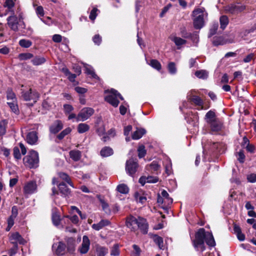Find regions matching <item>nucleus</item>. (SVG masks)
Segmentation results:
<instances>
[{
  "label": "nucleus",
  "instance_id": "f257e3e1",
  "mask_svg": "<svg viewBox=\"0 0 256 256\" xmlns=\"http://www.w3.org/2000/svg\"><path fill=\"white\" fill-rule=\"evenodd\" d=\"M204 242L211 247L216 246L214 238L211 232H206L204 228H200L195 234V238L192 240V244L196 250L204 252L206 250Z\"/></svg>",
  "mask_w": 256,
  "mask_h": 256
},
{
  "label": "nucleus",
  "instance_id": "f03ea898",
  "mask_svg": "<svg viewBox=\"0 0 256 256\" xmlns=\"http://www.w3.org/2000/svg\"><path fill=\"white\" fill-rule=\"evenodd\" d=\"M126 225L134 232H135L138 228H139L143 234H146L148 232V225L146 220L142 217L136 218L130 215L126 218Z\"/></svg>",
  "mask_w": 256,
  "mask_h": 256
},
{
  "label": "nucleus",
  "instance_id": "7ed1b4c3",
  "mask_svg": "<svg viewBox=\"0 0 256 256\" xmlns=\"http://www.w3.org/2000/svg\"><path fill=\"white\" fill-rule=\"evenodd\" d=\"M205 120L212 132H218L223 128V123L216 118L214 112L210 110L206 114Z\"/></svg>",
  "mask_w": 256,
  "mask_h": 256
},
{
  "label": "nucleus",
  "instance_id": "20e7f679",
  "mask_svg": "<svg viewBox=\"0 0 256 256\" xmlns=\"http://www.w3.org/2000/svg\"><path fill=\"white\" fill-rule=\"evenodd\" d=\"M204 8H198L192 12L194 26L196 29H200L204 25Z\"/></svg>",
  "mask_w": 256,
  "mask_h": 256
},
{
  "label": "nucleus",
  "instance_id": "39448f33",
  "mask_svg": "<svg viewBox=\"0 0 256 256\" xmlns=\"http://www.w3.org/2000/svg\"><path fill=\"white\" fill-rule=\"evenodd\" d=\"M23 162L24 165L30 168H37L39 162L38 153L34 150H31L28 156L24 157Z\"/></svg>",
  "mask_w": 256,
  "mask_h": 256
},
{
  "label": "nucleus",
  "instance_id": "423d86ee",
  "mask_svg": "<svg viewBox=\"0 0 256 256\" xmlns=\"http://www.w3.org/2000/svg\"><path fill=\"white\" fill-rule=\"evenodd\" d=\"M22 97L26 101H32L30 106H33L36 103L40 97L39 94L36 90H33L30 88L28 91L22 92Z\"/></svg>",
  "mask_w": 256,
  "mask_h": 256
},
{
  "label": "nucleus",
  "instance_id": "0eeeda50",
  "mask_svg": "<svg viewBox=\"0 0 256 256\" xmlns=\"http://www.w3.org/2000/svg\"><path fill=\"white\" fill-rule=\"evenodd\" d=\"M138 166L136 160L130 158L126 162V170L129 175L132 176L136 172Z\"/></svg>",
  "mask_w": 256,
  "mask_h": 256
},
{
  "label": "nucleus",
  "instance_id": "6e6552de",
  "mask_svg": "<svg viewBox=\"0 0 256 256\" xmlns=\"http://www.w3.org/2000/svg\"><path fill=\"white\" fill-rule=\"evenodd\" d=\"M245 8V6L243 5L230 4L225 7L224 10L227 14H236L244 10Z\"/></svg>",
  "mask_w": 256,
  "mask_h": 256
},
{
  "label": "nucleus",
  "instance_id": "1a4fd4ad",
  "mask_svg": "<svg viewBox=\"0 0 256 256\" xmlns=\"http://www.w3.org/2000/svg\"><path fill=\"white\" fill-rule=\"evenodd\" d=\"M94 113V110L90 108H84L78 113L77 120L84 121L88 118Z\"/></svg>",
  "mask_w": 256,
  "mask_h": 256
},
{
  "label": "nucleus",
  "instance_id": "9d476101",
  "mask_svg": "<svg viewBox=\"0 0 256 256\" xmlns=\"http://www.w3.org/2000/svg\"><path fill=\"white\" fill-rule=\"evenodd\" d=\"M6 20L8 21L7 24L12 30L16 32L18 30V18L14 14V12L12 15L7 18Z\"/></svg>",
  "mask_w": 256,
  "mask_h": 256
},
{
  "label": "nucleus",
  "instance_id": "9b49d317",
  "mask_svg": "<svg viewBox=\"0 0 256 256\" xmlns=\"http://www.w3.org/2000/svg\"><path fill=\"white\" fill-rule=\"evenodd\" d=\"M66 244L62 242H59L52 245L53 250L58 256L64 255L66 252Z\"/></svg>",
  "mask_w": 256,
  "mask_h": 256
},
{
  "label": "nucleus",
  "instance_id": "f8f14e48",
  "mask_svg": "<svg viewBox=\"0 0 256 256\" xmlns=\"http://www.w3.org/2000/svg\"><path fill=\"white\" fill-rule=\"evenodd\" d=\"M90 241L88 236H84L82 238V242L78 250L81 254L87 253L90 249Z\"/></svg>",
  "mask_w": 256,
  "mask_h": 256
},
{
  "label": "nucleus",
  "instance_id": "ddd939ff",
  "mask_svg": "<svg viewBox=\"0 0 256 256\" xmlns=\"http://www.w3.org/2000/svg\"><path fill=\"white\" fill-rule=\"evenodd\" d=\"M37 185L35 182L31 181L28 182L24 188V191L25 194H30L36 192Z\"/></svg>",
  "mask_w": 256,
  "mask_h": 256
},
{
  "label": "nucleus",
  "instance_id": "4468645a",
  "mask_svg": "<svg viewBox=\"0 0 256 256\" xmlns=\"http://www.w3.org/2000/svg\"><path fill=\"white\" fill-rule=\"evenodd\" d=\"M58 191L62 196L69 197L71 194L70 190L64 182H60L58 185Z\"/></svg>",
  "mask_w": 256,
  "mask_h": 256
},
{
  "label": "nucleus",
  "instance_id": "2eb2a0df",
  "mask_svg": "<svg viewBox=\"0 0 256 256\" xmlns=\"http://www.w3.org/2000/svg\"><path fill=\"white\" fill-rule=\"evenodd\" d=\"M10 240L14 245L18 246V244H24L25 240L18 232H14L10 237Z\"/></svg>",
  "mask_w": 256,
  "mask_h": 256
},
{
  "label": "nucleus",
  "instance_id": "dca6fc26",
  "mask_svg": "<svg viewBox=\"0 0 256 256\" xmlns=\"http://www.w3.org/2000/svg\"><path fill=\"white\" fill-rule=\"evenodd\" d=\"M63 128V124L61 121L57 120L55 121L50 127V131L51 133L56 134L59 132Z\"/></svg>",
  "mask_w": 256,
  "mask_h": 256
},
{
  "label": "nucleus",
  "instance_id": "f3484780",
  "mask_svg": "<svg viewBox=\"0 0 256 256\" xmlns=\"http://www.w3.org/2000/svg\"><path fill=\"white\" fill-rule=\"evenodd\" d=\"M104 100L114 107H117L120 102L116 96L114 95L112 92H110V94L106 96Z\"/></svg>",
  "mask_w": 256,
  "mask_h": 256
},
{
  "label": "nucleus",
  "instance_id": "a211bd4d",
  "mask_svg": "<svg viewBox=\"0 0 256 256\" xmlns=\"http://www.w3.org/2000/svg\"><path fill=\"white\" fill-rule=\"evenodd\" d=\"M110 222L108 220H102L98 224H94L92 227L96 230H99L105 226H107L110 224Z\"/></svg>",
  "mask_w": 256,
  "mask_h": 256
},
{
  "label": "nucleus",
  "instance_id": "6ab92c4d",
  "mask_svg": "<svg viewBox=\"0 0 256 256\" xmlns=\"http://www.w3.org/2000/svg\"><path fill=\"white\" fill-rule=\"evenodd\" d=\"M98 198L100 202L102 210L106 214H108V215L110 214L111 210L110 208L109 205H108V203L106 202L105 201V200L102 198L101 196H98Z\"/></svg>",
  "mask_w": 256,
  "mask_h": 256
},
{
  "label": "nucleus",
  "instance_id": "aec40b11",
  "mask_svg": "<svg viewBox=\"0 0 256 256\" xmlns=\"http://www.w3.org/2000/svg\"><path fill=\"white\" fill-rule=\"evenodd\" d=\"M38 136L36 132H29L26 136V141L30 144H34L38 140Z\"/></svg>",
  "mask_w": 256,
  "mask_h": 256
},
{
  "label": "nucleus",
  "instance_id": "412c9836",
  "mask_svg": "<svg viewBox=\"0 0 256 256\" xmlns=\"http://www.w3.org/2000/svg\"><path fill=\"white\" fill-rule=\"evenodd\" d=\"M67 250L70 254H72L75 250L76 241L74 238H70L67 239Z\"/></svg>",
  "mask_w": 256,
  "mask_h": 256
},
{
  "label": "nucleus",
  "instance_id": "4be33fe9",
  "mask_svg": "<svg viewBox=\"0 0 256 256\" xmlns=\"http://www.w3.org/2000/svg\"><path fill=\"white\" fill-rule=\"evenodd\" d=\"M188 100L196 106H200V110L203 109L204 101L200 97L197 96H192Z\"/></svg>",
  "mask_w": 256,
  "mask_h": 256
},
{
  "label": "nucleus",
  "instance_id": "5701e85b",
  "mask_svg": "<svg viewBox=\"0 0 256 256\" xmlns=\"http://www.w3.org/2000/svg\"><path fill=\"white\" fill-rule=\"evenodd\" d=\"M58 174L62 180L66 182L71 187L74 188V184L70 180V178L68 174L63 172H58Z\"/></svg>",
  "mask_w": 256,
  "mask_h": 256
},
{
  "label": "nucleus",
  "instance_id": "b1692460",
  "mask_svg": "<svg viewBox=\"0 0 256 256\" xmlns=\"http://www.w3.org/2000/svg\"><path fill=\"white\" fill-rule=\"evenodd\" d=\"M70 158L74 161H78L82 156L81 152L78 150H72L69 152Z\"/></svg>",
  "mask_w": 256,
  "mask_h": 256
},
{
  "label": "nucleus",
  "instance_id": "393cba45",
  "mask_svg": "<svg viewBox=\"0 0 256 256\" xmlns=\"http://www.w3.org/2000/svg\"><path fill=\"white\" fill-rule=\"evenodd\" d=\"M113 150L108 146H105L103 148L100 152V155L102 157L110 156L113 154Z\"/></svg>",
  "mask_w": 256,
  "mask_h": 256
},
{
  "label": "nucleus",
  "instance_id": "a878e982",
  "mask_svg": "<svg viewBox=\"0 0 256 256\" xmlns=\"http://www.w3.org/2000/svg\"><path fill=\"white\" fill-rule=\"evenodd\" d=\"M234 230L235 234H236L238 239L240 241L244 240L245 236L244 234H242L240 228L236 224H234Z\"/></svg>",
  "mask_w": 256,
  "mask_h": 256
},
{
  "label": "nucleus",
  "instance_id": "bb28decb",
  "mask_svg": "<svg viewBox=\"0 0 256 256\" xmlns=\"http://www.w3.org/2000/svg\"><path fill=\"white\" fill-rule=\"evenodd\" d=\"M146 130L144 128H137L132 134V138L134 140H138L141 138L142 136L145 134Z\"/></svg>",
  "mask_w": 256,
  "mask_h": 256
},
{
  "label": "nucleus",
  "instance_id": "cd10ccee",
  "mask_svg": "<svg viewBox=\"0 0 256 256\" xmlns=\"http://www.w3.org/2000/svg\"><path fill=\"white\" fill-rule=\"evenodd\" d=\"M62 72L68 77L70 81L74 82L75 81V78L76 76V74H72L68 68H62Z\"/></svg>",
  "mask_w": 256,
  "mask_h": 256
},
{
  "label": "nucleus",
  "instance_id": "c85d7f7f",
  "mask_svg": "<svg viewBox=\"0 0 256 256\" xmlns=\"http://www.w3.org/2000/svg\"><path fill=\"white\" fill-rule=\"evenodd\" d=\"M227 42L223 36H214L213 38L212 44L215 46L223 45Z\"/></svg>",
  "mask_w": 256,
  "mask_h": 256
},
{
  "label": "nucleus",
  "instance_id": "c756f323",
  "mask_svg": "<svg viewBox=\"0 0 256 256\" xmlns=\"http://www.w3.org/2000/svg\"><path fill=\"white\" fill-rule=\"evenodd\" d=\"M162 196L164 199V204L169 205L172 203V199L169 196V194L166 190H163L161 193Z\"/></svg>",
  "mask_w": 256,
  "mask_h": 256
},
{
  "label": "nucleus",
  "instance_id": "7c9ffc66",
  "mask_svg": "<svg viewBox=\"0 0 256 256\" xmlns=\"http://www.w3.org/2000/svg\"><path fill=\"white\" fill-rule=\"evenodd\" d=\"M223 146V144L220 142H210V149L212 152H220V148Z\"/></svg>",
  "mask_w": 256,
  "mask_h": 256
},
{
  "label": "nucleus",
  "instance_id": "2f4dec72",
  "mask_svg": "<svg viewBox=\"0 0 256 256\" xmlns=\"http://www.w3.org/2000/svg\"><path fill=\"white\" fill-rule=\"evenodd\" d=\"M90 129V126L88 124L85 123L80 124L78 126V132L80 134L84 133L88 131Z\"/></svg>",
  "mask_w": 256,
  "mask_h": 256
},
{
  "label": "nucleus",
  "instance_id": "473e14b6",
  "mask_svg": "<svg viewBox=\"0 0 256 256\" xmlns=\"http://www.w3.org/2000/svg\"><path fill=\"white\" fill-rule=\"evenodd\" d=\"M116 190L118 192L122 194H126L129 192L128 186L124 184L118 185L117 186Z\"/></svg>",
  "mask_w": 256,
  "mask_h": 256
},
{
  "label": "nucleus",
  "instance_id": "72a5a7b5",
  "mask_svg": "<svg viewBox=\"0 0 256 256\" xmlns=\"http://www.w3.org/2000/svg\"><path fill=\"white\" fill-rule=\"evenodd\" d=\"M152 238L154 242L158 246L159 248L162 249L164 243L162 238L158 235H154Z\"/></svg>",
  "mask_w": 256,
  "mask_h": 256
},
{
  "label": "nucleus",
  "instance_id": "f704fd0d",
  "mask_svg": "<svg viewBox=\"0 0 256 256\" xmlns=\"http://www.w3.org/2000/svg\"><path fill=\"white\" fill-rule=\"evenodd\" d=\"M46 62L44 57L36 56L32 60V64L34 66H38L44 64Z\"/></svg>",
  "mask_w": 256,
  "mask_h": 256
},
{
  "label": "nucleus",
  "instance_id": "c9c22d12",
  "mask_svg": "<svg viewBox=\"0 0 256 256\" xmlns=\"http://www.w3.org/2000/svg\"><path fill=\"white\" fill-rule=\"evenodd\" d=\"M7 104L9 106L12 112H14L15 114L18 113V108L17 104V100L13 102H8Z\"/></svg>",
  "mask_w": 256,
  "mask_h": 256
},
{
  "label": "nucleus",
  "instance_id": "e433bc0d",
  "mask_svg": "<svg viewBox=\"0 0 256 256\" xmlns=\"http://www.w3.org/2000/svg\"><path fill=\"white\" fill-rule=\"evenodd\" d=\"M220 28L224 30L226 28L228 24V19L227 16H222L220 17Z\"/></svg>",
  "mask_w": 256,
  "mask_h": 256
},
{
  "label": "nucleus",
  "instance_id": "4c0bfd02",
  "mask_svg": "<svg viewBox=\"0 0 256 256\" xmlns=\"http://www.w3.org/2000/svg\"><path fill=\"white\" fill-rule=\"evenodd\" d=\"M18 44L20 46L24 48H28L32 45V42L26 39L20 40Z\"/></svg>",
  "mask_w": 256,
  "mask_h": 256
},
{
  "label": "nucleus",
  "instance_id": "58836bf2",
  "mask_svg": "<svg viewBox=\"0 0 256 256\" xmlns=\"http://www.w3.org/2000/svg\"><path fill=\"white\" fill-rule=\"evenodd\" d=\"M152 67L158 70H160L162 68V66L160 62L156 60H150L148 64Z\"/></svg>",
  "mask_w": 256,
  "mask_h": 256
},
{
  "label": "nucleus",
  "instance_id": "ea45409f",
  "mask_svg": "<svg viewBox=\"0 0 256 256\" xmlns=\"http://www.w3.org/2000/svg\"><path fill=\"white\" fill-rule=\"evenodd\" d=\"M108 252V250L104 247L99 246L96 248L97 256H105Z\"/></svg>",
  "mask_w": 256,
  "mask_h": 256
},
{
  "label": "nucleus",
  "instance_id": "a19ab883",
  "mask_svg": "<svg viewBox=\"0 0 256 256\" xmlns=\"http://www.w3.org/2000/svg\"><path fill=\"white\" fill-rule=\"evenodd\" d=\"M148 170H151L152 172H157L160 168V166L156 161H153L148 166Z\"/></svg>",
  "mask_w": 256,
  "mask_h": 256
},
{
  "label": "nucleus",
  "instance_id": "79ce46f5",
  "mask_svg": "<svg viewBox=\"0 0 256 256\" xmlns=\"http://www.w3.org/2000/svg\"><path fill=\"white\" fill-rule=\"evenodd\" d=\"M71 131L72 129L70 128H66L57 136L58 138L60 140H62L65 136L69 134Z\"/></svg>",
  "mask_w": 256,
  "mask_h": 256
},
{
  "label": "nucleus",
  "instance_id": "37998d69",
  "mask_svg": "<svg viewBox=\"0 0 256 256\" xmlns=\"http://www.w3.org/2000/svg\"><path fill=\"white\" fill-rule=\"evenodd\" d=\"M172 41L175 43L176 45L180 46L186 44V41L180 38L175 36L173 38Z\"/></svg>",
  "mask_w": 256,
  "mask_h": 256
},
{
  "label": "nucleus",
  "instance_id": "c03bdc74",
  "mask_svg": "<svg viewBox=\"0 0 256 256\" xmlns=\"http://www.w3.org/2000/svg\"><path fill=\"white\" fill-rule=\"evenodd\" d=\"M195 75L198 78L202 79L206 78L208 76V72L204 70H198L196 72Z\"/></svg>",
  "mask_w": 256,
  "mask_h": 256
},
{
  "label": "nucleus",
  "instance_id": "a18cd8bd",
  "mask_svg": "<svg viewBox=\"0 0 256 256\" xmlns=\"http://www.w3.org/2000/svg\"><path fill=\"white\" fill-rule=\"evenodd\" d=\"M168 68L170 74H174L176 72V64L174 62H170L168 66Z\"/></svg>",
  "mask_w": 256,
  "mask_h": 256
},
{
  "label": "nucleus",
  "instance_id": "49530a36",
  "mask_svg": "<svg viewBox=\"0 0 256 256\" xmlns=\"http://www.w3.org/2000/svg\"><path fill=\"white\" fill-rule=\"evenodd\" d=\"M86 73L87 74L90 75L92 78L98 80L99 77L97 76V74L95 73L94 70L90 68L86 67Z\"/></svg>",
  "mask_w": 256,
  "mask_h": 256
},
{
  "label": "nucleus",
  "instance_id": "de8ad7c7",
  "mask_svg": "<svg viewBox=\"0 0 256 256\" xmlns=\"http://www.w3.org/2000/svg\"><path fill=\"white\" fill-rule=\"evenodd\" d=\"M7 99L8 102L16 101V95L11 90H8L7 91Z\"/></svg>",
  "mask_w": 256,
  "mask_h": 256
},
{
  "label": "nucleus",
  "instance_id": "09e8293b",
  "mask_svg": "<svg viewBox=\"0 0 256 256\" xmlns=\"http://www.w3.org/2000/svg\"><path fill=\"white\" fill-rule=\"evenodd\" d=\"M33 57V54L30 53H22L18 55V58L21 60H26Z\"/></svg>",
  "mask_w": 256,
  "mask_h": 256
},
{
  "label": "nucleus",
  "instance_id": "8fccbe9b",
  "mask_svg": "<svg viewBox=\"0 0 256 256\" xmlns=\"http://www.w3.org/2000/svg\"><path fill=\"white\" fill-rule=\"evenodd\" d=\"M134 197L136 200L141 204L144 203L146 200V197L142 196L138 192H136L134 194Z\"/></svg>",
  "mask_w": 256,
  "mask_h": 256
},
{
  "label": "nucleus",
  "instance_id": "3c124183",
  "mask_svg": "<svg viewBox=\"0 0 256 256\" xmlns=\"http://www.w3.org/2000/svg\"><path fill=\"white\" fill-rule=\"evenodd\" d=\"M138 156L140 158H142L146 154V150L145 148L143 145L140 146L138 150Z\"/></svg>",
  "mask_w": 256,
  "mask_h": 256
},
{
  "label": "nucleus",
  "instance_id": "603ef678",
  "mask_svg": "<svg viewBox=\"0 0 256 256\" xmlns=\"http://www.w3.org/2000/svg\"><path fill=\"white\" fill-rule=\"evenodd\" d=\"M6 122L5 120L0 122V136H3L5 134L6 132Z\"/></svg>",
  "mask_w": 256,
  "mask_h": 256
},
{
  "label": "nucleus",
  "instance_id": "864d4df0",
  "mask_svg": "<svg viewBox=\"0 0 256 256\" xmlns=\"http://www.w3.org/2000/svg\"><path fill=\"white\" fill-rule=\"evenodd\" d=\"M218 23L214 24L212 26L210 30L208 37H211L212 36H214V34H216L218 28Z\"/></svg>",
  "mask_w": 256,
  "mask_h": 256
},
{
  "label": "nucleus",
  "instance_id": "5fc2aeb1",
  "mask_svg": "<svg viewBox=\"0 0 256 256\" xmlns=\"http://www.w3.org/2000/svg\"><path fill=\"white\" fill-rule=\"evenodd\" d=\"M52 220L55 226H58L60 223V216L56 214H52Z\"/></svg>",
  "mask_w": 256,
  "mask_h": 256
},
{
  "label": "nucleus",
  "instance_id": "6e6d98bb",
  "mask_svg": "<svg viewBox=\"0 0 256 256\" xmlns=\"http://www.w3.org/2000/svg\"><path fill=\"white\" fill-rule=\"evenodd\" d=\"M110 254L114 256H118L120 254L118 246L117 244L114 245L112 247L110 252Z\"/></svg>",
  "mask_w": 256,
  "mask_h": 256
},
{
  "label": "nucleus",
  "instance_id": "4d7b16f0",
  "mask_svg": "<svg viewBox=\"0 0 256 256\" xmlns=\"http://www.w3.org/2000/svg\"><path fill=\"white\" fill-rule=\"evenodd\" d=\"M98 10V8H94L90 12V14L89 16V18L94 20L96 19L97 14L96 12Z\"/></svg>",
  "mask_w": 256,
  "mask_h": 256
},
{
  "label": "nucleus",
  "instance_id": "13d9d810",
  "mask_svg": "<svg viewBox=\"0 0 256 256\" xmlns=\"http://www.w3.org/2000/svg\"><path fill=\"white\" fill-rule=\"evenodd\" d=\"M64 109L66 114H69L74 110V108L72 105L66 104L64 105Z\"/></svg>",
  "mask_w": 256,
  "mask_h": 256
},
{
  "label": "nucleus",
  "instance_id": "bf43d9fd",
  "mask_svg": "<svg viewBox=\"0 0 256 256\" xmlns=\"http://www.w3.org/2000/svg\"><path fill=\"white\" fill-rule=\"evenodd\" d=\"M14 156L17 160H19L21 158L20 150L18 147H14Z\"/></svg>",
  "mask_w": 256,
  "mask_h": 256
},
{
  "label": "nucleus",
  "instance_id": "052dcab7",
  "mask_svg": "<svg viewBox=\"0 0 256 256\" xmlns=\"http://www.w3.org/2000/svg\"><path fill=\"white\" fill-rule=\"evenodd\" d=\"M146 178L147 179L146 182L148 183H156L158 180V178L156 176H146Z\"/></svg>",
  "mask_w": 256,
  "mask_h": 256
},
{
  "label": "nucleus",
  "instance_id": "680f3d73",
  "mask_svg": "<svg viewBox=\"0 0 256 256\" xmlns=\"http://www.w3.org/2000/svg\"><path fill=\"white\" fill-rule=\"evenodd\" d=\"M238 160L240 163H243L244 162L245 159V156L244 153V151L242 150H240L239 152H238Z\"/></svg>",
  "mask_w": 256,
  "mask_h": 256
},
{
  "label": "nucleus",
  "instance_id": "e2e57ef3",
  "mask_svg": "<svg viewBox=\"0 0 256 256\" xmlns=\"http://www.w3.org/2000/svg\"><path fill=\"white\" fill-rule=\"evenodd\" d=\"M14 3L12 0H6L4 3V6L10 10L14 7Z\"/></svg>",
  "mask_w": 256,
  "mask_h": 256
},
{
  "label": "nucleus",
  "instance_id": "0e129e2a",
  "mask_svg": "<svg viewBox=\"0 0 256 256\" xmlns=\"http://www.w3.org/2000/svg\"><path fill=\"white\" fill-rule=\"evenodd\" d=\"M93 42L97 45H100L102 42V38L99 34H96L93 38Z\"/></svg>",
  "mask_w": 256,
  "mask_h": 256
},
{
  "label": "nucleus",
  "instance_id": "69168bd1",
  "mask_svg": "<svg viewBox=\"0 0 256 256\" xmlns=\"http://www.w3.org/2000/svg\"><path fill=\"white\" fill-rule=\"evenodd\" d=\"M132 248L134 250V256H139L141 252L140 247L136 244H134Z\"/></svg>",
  "mask_w": 256,
  "mask_h": 256
},
{
  "label": "nucleus",
  "instance_id": "338daca9",
  "mask_svg": "<svg viewBox=\"0 0 256 256\" xmlns=\"http://www.w3.org/2000/svg\"><path fill=\"white\" fill-rule=\"evenodd\" d=\"M18 250V246L14 245V246L10 248L9 252L10 256H14Z\"/></svg>",
  "mask_w": 256,
  "mask_h": 256
},
{
  "label": "nucleus",
  "instance_id": "774afa93",
  "mask_svg": "<svg viewBox=\"0 0 256 256\" xmlns=\"http://www.w3.org/2000/svg\"><path fill=\"white\" fill-rule=\"evenodd\" d=\"M248 180L250 182H256V174H252L248 176Z\"/></svg>",
  "mask_w": 256,
  "mask_h": 256
}]
</instances>
